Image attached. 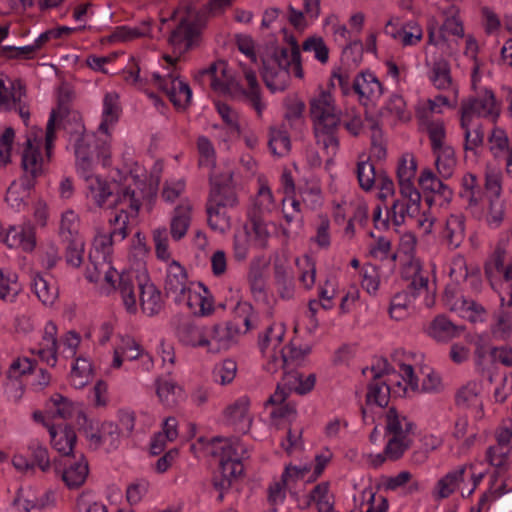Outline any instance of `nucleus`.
Here are the masks:
<instances>
[{"label": "nucleus", "instance_id": "nucleus-1", "mask_svg": "<svg viewBox=\"0 0 512 512\" xmlns=\"http://www.w3.org/2000/svg\"><path fill=\"white\" fill-rule=\"evenodd\" d=\"M44 159L40 152V142L28 138L22 152L21 166L23 175L11 183L5 200L11 208L20 211L27 206L36 179L43 174Z\"/></svg>", "mask_w": 512, "mask_h": 512}, {"label": "nucleus", "instance_id": "nucleus-2", "mask_svg": "<svg viewBox=\"0 0 512 512\" xmlns=\"http://www.w3.org/2000/svg\"><path fill=\"white\" fill-rule=\"evenodd\" d=\"M212 454L219 456L218 468L212 475L214 489L229 490L233 481L243 473L242 460L247 454L241 441L236 438L213 437L210 441Z\"/></svg>", "mask_w": 512, "mask_h": 512}, {"label": "nucleus", "instance_id": "nucleus-3", "mask_svg": "<svg viewBox=\"0 0 512 512\" xmlns=\"http://www.w3.org/2000/svg\"><path fill=\"white\" fill-rule=\"evenodd\" d=\"M116 289L129 313L137 312V297L135 287L139 292V303L142 311L148 316L157 315L163 308V300L160 290L148 280L141 281L134 272H122L119 275Z\"/></svg>", "mask_w": 512, "mask_h": 512}, {"label": "nucleus", "instance_id": "nucleus-4", "mask_svg": "<svg viewBox=\"0 0 512 512\" xmlns=\"http://www.w3.org/2000/svg\"><path fill=\"white\" fill-rule=\"evenodd\" d=\"M88 197L100 208H121L127 206L131 212L137 214L141 201L136 197L135 191L129 186H122L117 182L108 183L99 176L85 180Z\"/></svg>", "mask_w": 512, "mask_h": 512}, {"label": "nucleus", "instance_id": "nucleus-5", "mask_svg": "<svg viewBox=\"0 0 512 512\" xmlns=\"http://www.w3.org/2000/svg\"><path fill=\"white\" fill-rule=\"evenodd\" d=\"M113 239L108 234H99L95 237L93 248L89 253V262L93 268H87L86 278L90 282L97 283L104 280L115 287L116 281L119 279V273L111 265Z\"/></svg>", "mask_w": 512, "mask_h": 512}, {"label": "nucleus", "instance_id": "nucleus-6", "mask_svg": "<svg viewBox=\"0 0 512 512\" xmlns=\"http://www.w3.org/2000/svg\"><path fill=\"white\" fill-rule=\"evenodd\" d=\"M460 113L463 115V125L468 117L472 119L473 116L483 117L495 124L501 114V103L497 101L492 90L485 88L477 96L463 99Z\"/></svg>", "mask_w": 512, "mask_h": 512}, {"label": "nucleus", "instance_id": "nucleus-7", "mask_svg": "<svg viewBox=\"0 0 512 512\" xmlns=\"http://www.w3.org/2000/svg\"><path fill=\"white\" fill-rule=\"evenodd\" d=\"M164 290L167 297H171L175 303L186 302L192 306V293L188 285L186 269L176 260L167 267Z\"/></svg>", "mask_w": 512, "mask_h": 512}, {"label": "nucleus", "instance_id": "nucleus-8", "mask_svg": "<svg viewBox=\"0 0 512 512\" xmlns=\"http://www.w3.org/2000/svg\"><path fill=\"white\" fill-rule=\"evenodd\" d=\"M310 116L314 127L320 129L341 124V111L336 107L333 96L327 91H321L310 100Z\"/></svg>", "mask_w": 512, "mask_h": 512}, {"label": "nucleus", "instance_id": "nucleus-9", "mask_svg": "<svg viewBox=\"0 0 512 512\" xmlns=\"http://www.w3.org/2000/svg\"><path fill=\"white\" fill-rule=\"evenodd\" d=\"M153 79L175 107L185 109L188 106L192 91L186 82L179 80L178 75L170 73L162 77L158 73H153Z\"/></svg>", "mask_w": 512, "mask_h": 512}, {"label": "nucleus", "instance_id": "nucleus-10", "mask_svg": "<svg viewBox=\"0 0 512 512\" xmlns=\"http://www.w3.org/2000/svg\"><path fill=\"white\" fill-rule=\"evenodd\" d=\"M203 25L202 18L197 14H189L183 17L177 27L171 32L169 37L170 44L173 46L185 44L186 50L192 48L200 36Z\"/></svg>", "mask_w": 512, "mask_h": 512}, {"label": "nucleus", "instance_id": "nucleus-11", "mask_svg": "<svg viewBox=\"0 0 512 512\" xmlns=\"http://www.w3.org/2000/svg\"><path fill=\"white\" fill-rule=\"evenodd\" d=\"M400 193L407 202L395 200L390 209L392 221L396 226L402 225L406 216L416 217L420 212L421 204V194L418 190H409L404 187V190H400Z\"/></svg>", "mask_w": 512, "mask_h": 512}, {"label": "nucleus", "instance_id": "nucleus-12", "mask_svg": "<svg viewBox=\"0 0 512 512\" xmlns=\"http://www.w3.org/2000/svg\"><path fill=\"white\" fill-rule=\"evenodd\" d=\"M52 447L63 457L70 460L75 454L74 446L77 442V435L69 425H47Z\"/></svg>", "mask_w": 512, "mask_h": 512}, {"label": "nucleus", "instance_id": "nucleus-13", "mask_svg": "<svg viewBox=\"0 0 512 512\" xmlns=\"http://www.w3.org/2000/svg\"><path fill=\"white\" fill-rule=\"evenodd\" d=\"M64 460L66 468L62 471V480L70 489L79 488L88 476V462L81 452L71 455L70 460Z\"/></svg>", "mask_w": 512, "mask_h": 512}, {"label": "nucleus", "instance_id": "nucleus-14", "mask_svg": "<svg viewBox=\"0 0 512 512\" xmlns=\"http://www.w3.org/2000/svg\"><path fill=\"white\" fill-rule=\"evenodd\" d=\"M0 238L9 248H22L25 252H31L36 245L34 228L30 225L10 226L0 233Z\"/></svg>", "mask_w": 512, "mask_h": 512}, {"label": "nucleus", "instance_id": "nucleus-15", "mask_svg": "<svg viewBox=\"0 0 512 512\" xmlns=\"http://www.w3.org/2000/svg\"><path fill=\"white\" fill-rule=\"evenodd\" d=\"M261 77L271 92L284 91L290 81V71L269 59L262 60Z\"/></svg>", "mask_w": 512, "mask_h": 512}, {"label": "nucleus", "instance_id": "nucleus-16", "mask_svg": "<svg viewBox=\"0 0 512 512\" xmlns=\"http://www.w3.org/2000/svg\"><path fill=\"white\" fill-rule=\"evenodd\" d=\"M231 179L229 175L225 182H218L210 175L211 189L207 203L218 206L220 208H232L238 203V199L233 187L228 183Z\"/></svg>", "mask_w": 512, "mask_h": 512}, {"label": "nucleus", "instance_id": "nucleus-17", "mask_svg": "<svg viewBox=\"0 0 512 512\" xmlns=\"http://www.w3.org/2000/svg\"><path fill=\"white\" fill-rule=\"evenodd\" d=\"M352 89L360 99L376 100L383 94V86L378 78L371 72H361L352 81Z\"/></svg>", "mask_w": 512, "mask_h": 512}, {"label": "nucleus", "instance_id": "nucleus-18", "mask_svg": "<svg viewBox=\"0 0 512 512\" xmlns=\"http://www.w3.org/2000/svg\"><path fill=\"white\" fill-rule=\"evenodd\" d=\"M442 242L450 249L458 248L465 238V218L462 215H450L440 232Z\"/></svg>", "mask_w": 512, "mask_h": 512}, {"label": "nucleus", "instance_id": "nucleus-19", "mask_svg": "<svg viewBox=\"0 0 512 512\" xmlns=\"http://www.w3.org/2000/svg\"><path fill=\"white\" fill-rule=\"evenodd\" d=\"M288 392L277 385L275 392L269 396L265 402V406H273L270 413L271 418L287 419L292 421L296 418V407L292 402H287Z\"/></svg>", "mask_w": 512, "mask_h": 512}, {"label": "nucleus", "instance_id": "nucleus-20", "mask_svg": "<svg viewBox=\"0 0 512 512\" xmlns=\"http://www.w3.org/2000/svg\"><path fill=\"white\" fill-rule=\"evenodd\" d=\"M446 304L451 311L458 313L460 317L473 323L483 321L484 315L486 314V310L481 304L463 296L455 299L447 298Z\"/></svg>", "mask_w": 512, "mask_h": 512}, {"label": "nucleus", "instance_id": "nucleus-21", "mask_svg": "<svg viewBox=\"0 0 512 512\" xmlns=\"http://www.w3.org/2000/svg\"><path fill=\"white\" fill-rule=\"evenodd\" d=\"M177 336L187 346L206 347L210 343V339H207L206 327L198 326L191 320H183L178 325Z\"/></svg>", "mask_w": 512, "mask_h": 512}, {"label": "nucleus", "instance_id": "nucleus-22", "mask_svg": "<svg viewBox=\"0 0 512 512\" xmlns=\"http://www.w3.org/2000/svg\"><path fill=\"white\" fill-rule=\"evenodd\" d=\"M31 285L38 299L45 305H52L58 298V287L50 274L34 273Z\"/></svg>", "mask_w": 512, "mask_h": 512}, {"label": "nucleus", "instance_id": "nucleus-23", "mask_svg": "<svg viewBox=\"0 0 512 512\" xmlns=\"http://www.w3.org/2000/svg\"><path fill=\"white\" fill-rule=\"evenodd\" d=\"M464 331L463 326L455 325L445 315L436 316L429 325L428 334L437 341H449Z\"/></svg>", "mask_w": 512, "mask_h": 512}, {"label": "nucleus", "instance_id": "nucleus-24", "mask_svg": "<svg viewBox=\"0 0 512 512\" xmlns=\"http://www.w3.org/2000/svg\"><path fill=\"white\" fill-rule=\"evenodd\" d=\"M274 280L276 291L283 300H291L295 296V281L292 271L283 264H274Z\"/></svg>", "mask_w": 512, "mask_h": 512}, {"label": "nucleus", "instance_id": "nucleus-25", "mask_svg": "<svg viewBox=\"0 0 512 512\" xmlns=\"http://www.w3.org/2000/svg\"><path fill=\"white\" fill-rule=\"evenodd\" d=\"M226 67L227 65L224 61L214 62L208 68L200 70L195 79L203 83L207 78L214 91L225 92L228 89L227 83L224 80L227 71Z\"/></svg>", "mask_w": 512, "mask_h": 512}, {"label": "nucleus", "instance_id": "nucleus-26", "mask_svg": "<svg viewBox=\"0 0 512 512\" xmlns=\"http://www.w3.org/2000/svg\"><path fill=\"white\" fill-rule=\"evenodd\" d=\"M386 433L392 437L406 436L411 438L415 424L408 420L405 416L399 414L395 407H390L386 413Z\"/></svg>", "mask_w": 512, "mask_h": 512}, {"label": "nucleus", "instance_id": "nucleus-27", "mask_svg": "<svg viewBox=\"0 0 512 512\" xmlns=\"http://www.w3.org/2000/svg\"><path fill=\"white\" fill-rule=\"evenodd\" d=\"M64 130L70 135V141L74 144L82 145L87 141H94V134L86 132L85 126L82 123L81 116L78 113H70L67 115L63 122Z\"/></svg>", "mask_w": 512, "mask_h": 512}, {"label": "nucleus", "instance_id": "nucleus-28", "mask_svg": "<svg viewBox=\"0 0 512 512\" xmlns=\"http://www.w3.org/2000/svg\"><path fill=\"white\" fill-rule=\"evenodd\" d=\"M252 313L253 307L250 303H237L234 319L223 325L225 329H227V332H229V336H231L232 342H234L235 337L240 333V324L245 326V332L250 330Z\"/></svg>", "mask_w": 512, "mask_h": 512}, {"label": "nucleus", "instance_id": "nucleus-29", "mask_svg": "<svg viewBox=\"0 0 512 512\" xmlns=\"http://www.w3.org/2000/svg\"><path fill=\"white\" fill-rule=\"evenodd\" d=\"M191 206L189 204L178 205L174 209V213L170 223V233L175 241L182 239L190 225Z\"/></svg>", "mask_w": 512, "mask_h": 512}, {"label": "nucleus", "instance_id": "nucleus-30", "mask_svg": "<svg viewBox=\"0 0 512 512\" xmlns=\"http://www.w3.org/2000/svg\"><path fill=\"white\" fill-rule=\"evenodd\" d=\"M93 141H87L84 142L82 145L77 144L76 147H74V152L76 156V165L77 170L80 173V175L84 178V180H87L89 177L95 176L93 174V168H94V151L91 147V144Z\"/></svg>", "mask_w": 512, "mask_h": 512}, {"label": "nucleus", "instance_id": "nucleus-31", "mask_svg": "<svg viewBox=\"0 0 512 512\" xmlns=\"http://www.w3.org/2000/svg\"><path fill=\"white\" fill-rule=\"evenodd\" d=\"M156 393L166 407H175L183 398V391L175 382L167 379L156 380Z\"/></svg>", "mask_w": 512, "mask_h": 512}, {"label": "nucleus", "instance_id": "nucleus-32", "mask_svg": "<svg viewBox=\"0 0 512 512\" xmlns=\"http://www.w3.org/2000/svg\"><path fill=\"white\" fill-rule=\"evenodd\" d=\"M417 170V161L413 154H404L399 162L397 169V177L399 181L400 190H404L407 187L409 190H417L413 183Z\"/></svg>", "mask_w": 512, "mask_h": 512}, {"label": "nucleus", "instance_id": "nucleus-33", "mask_svg": "<svg viewBox=\"0 0 512 512\" xmlns=\"http://www.w3.org/2000/svg\"><path fill=\"white\" fill-rule=\"evenodd\" d=\"M26 96V89L21 80L16 79L11 82V92L5 86V83L0 79V110H12L16 102Z\"/></svg>", "mask_w": 512, "mask_h": 512}, {"label": "nucleus", "instance_id": "nucleus-34", "mask_svg": "<svg viewBox=\"0 0 512 512\" xmlns=\"http://www.w3.org/2000/svg\"><path fill=\"white\" fill-rule=\"evenodd\" d=\"M250 401L247 397H241L237 399L233 404L229 405L225 409L226 420L233 425H239L246 422L245 426L241 429L248 428L251 423V419L248 416Z\"/></svg>", "mask_w": 512, "mask_h": 512}, {"label": "nucleus", "instance_id": "nucleus-35", "mask_svg": "<svg viewBox=\"0 0 512 512\" xmlns=\"http://www.w3.org/2000/svg\"><path fill=\"white\" fill-rule=\"evenodd\" d=\"M268 146L273 155L286 156L291 150V140L284 127H271L269 130Z\"/></svg>", "mask_w": 512, "mask_h": 512}, {"label": "nucleus", "instance_id": "nucleus-36", "mask_svg": "<svg viewBox=\"0 0 512 512\" xmlns=\"http://www.w3.org/2000/svg\"><path fill=\"white\" fill-rule=\"evenodd\" d=\"M436 157L435 165L439 175L444 178H450L456 167V157L454 149L451 146L440 148L437 151H433Z\"/></svg>", "mask_w": 512, "mask_h": 512}, {"label": "nucleus", "instance_id": "nucleus-37", "mask_svg": "<svg viewBox=\"0 0 512 512\" xmlns=\"http://www.w3.org/2000/svg\"><path fill=\"white\" fill-rule=\"evenodd\" d=\"M207 339L210 343L206 345L208 351L219 352L220 350H227L232 345L231 336L223 325L215 324L211 327H206Z\"/></svg>", "mask_w": 512, "mask_h": 512}, {"label": "nucleus", "instance_id": "nucleus-38", "mask_svg": "<svg viewBox=\"0 0 512 512\" xmlns=\"http://www.w3.org/2000/svg\"><path fill=\"white\" fill-rule=\"evenodd\" d=\"M429 79L439 90L450 88L452 86V77L448 61L443 58L434 61Z\"/></svg>", "mask_w": 512, "mask_h": 512}, {"label": "nucleus", "instance_id": "nucleus-39", "mask_svg": "<svg viewBox=\"0 0 512 512\" xmlns=\"http://www.w3.org/2000/svg\"><path fill=\"white\" fill-rule=\"evenodd\" d=\"M506 251L497 247L490 258L485 264V275L493 285V281L499 277L505 278V271L508 269V265H505Z\"/></svg>", "mask_w": 512, "mask_h": 512}, {"label": "nucleus", "instance_id": "nucleus-40", "mask_svg": "<svg viewBox=\"0 0 512 512\" xmlns=\"http://www.w3.org/2000/svg\"><path fill=\"white\" fill-rule=\"evenodd\" d=\"M471 117H468L465 125H463V115H461L460 126L464 130V149L465 151L476 152V149L481 147L484 143V130L482 125H477L471 129Z\"/></svg>", "mask_w": 512, "mask_h": 512}, {"label": "nucleus", "instance_id": "nucleus-41", "mask_svg": "<svg viewBox=\"0 0 512 512\" xmlns=\"http://www.w3.org/2000/svg\"><path fill=\"white\" fill-rule=\"evenodd\" d=\"M492 335L501 340H507L512 337V313L504 309H500L493 316V324L491 325Z\"/></svg>", "mask_w": 512, "mask_h": 512}, {"label": "nucleus", "instance_id": "nucleus-42", "mask_svg": "<svg viewBox=\"0 0 512 512\" xmlns=\"http://www.w3.org/2000/svg\"><path fill=\"white\" fill-rule=\"evenodd\" d=\"M460 196L465 199L470 206H477L482 201L483 192L474 174L468 173L463 176Z\"/></svg>", "mask_w": 512, "mask_h": 512}, {"label": "nucleus", "instance_id": "nucleus-43", "mask_svg": "<svg viewBox=\"0 0 512 512\" xmlns=\"http://www.w3.org/2000/svg\"><path fill=\"white\" fill-rule=\"evenodd\" d=\"M292 50L289 48H276L273 52V55L269 60L275 61V64H277L280 67L286 68L289 70L290 67H292L293 72L296 77L302 78L303 77V69L301 64V53H299V57L297 60H292Z\"/></svg>", "mask_w": 512, "mask_h": 512}, {"label": "nucleus", "instance_id": "nucleus-44", "mask_svg": "<svg viewBox=\"0 0 512 512\" xmlns=\"http://www.w3.org/2000/svg\"><path fill=\"white\" fill-rule=\"evenodd\" d=\"M79 217L72 211L67 210L61 216L59 235L62 241L74 240L76 238H82L79 235Z\"/></svg>", "mask_w": 512, "mask_h": 512}, {"label": "nucleus", "instance_id": "nucleus-45", "mask_svg": "<svg viewBox=\"0 0 512 512\" xmlns=\"http://www.w3.org/2000/svg\"><path fill=\"white\" fill-rule=\"evenodd\" d=\"M389 398V385L384 381L373 379L368 385V392L366 395L367 403H374L380 407H384L388 404Z\"/></svg>", "mask_w": 512, "mask_h": 512}, {"label": "nucleus", "instance_id": "nucleus-46", "mask_svg": "<svg viewBox=\"0 0 512 512\" xmlns=\"http://www.w3.org/2000/svg\"><path fill=\"white\" fill-rule=\"evenodd\" d=\"M206 212L208 216V225L212 230L223 233L229 228L230 218L227 215V208H220L207 203Z\"/></svg>", "mask_w": 512, "mask_h": 512}, {"label": "nucleus", "instance_id": "nucleus-47", "mask_svg": "<svg viewBox=\"0 0 512 512\" xmlns=\"http://www.w3.org/2000/svg\"><path fill=\"white\" fill-rule=\"evenodd\" d=\"M489 150L495 158L500 157L511 148L509 147V138L506 131L498 126H494L488 135Z\"/></svg>", "mask_w": 512, "mask_h": 512}, {"label": "nucleus", "instance_id": "nucleus-48", "mask_svg": "<svg viewBox=\"0 0 512 512\" xmlns=\"http://www.w3.org/2000/svg\"><path fill=\"white\" fill-rule=\"evenodd\" d=\"M458 9L456 6L451 5L445 14L447 15L444 23L440 28V38L445 40L446 34L453 36L463 37L464 28L460 19L456 16Z\"/></svg>", "mask_w": 512, "mask_h": 512}, {"label": "nucleus", "instance_id": "nucleus-49", "mask_svg": "<svg viewBox=\"0 0 512 512\" xmlns=\"http://www.w3.org/2000/svg\"><path fill=\"white\" fill-rule=\"evenodd\" d=\"M197 149L199 153L198 164L200 167H207L210 170L216 165V152L212 142L205 136L197 139Z\"/></svg>", "mask_w": 512, "mask_h": 512}, {"label": "nucleus", "instance_id": "nucleus-50", "mask_svg": "<svg viewBox=\"0 0 512 512\" xmlns=\"http://www.w3.org/2000/svg\"><path fill=\"white\" fill-rule=\"evenodd\" d=\"M117 99L114 93H107L104 97L103 120L99 125V130L103 133H107L108 126L118 119Z\"/></svg>", "mask_w": 512, "mask_h": 512}, {"label": "nucleus", "instance_id": "nucleus-51", "mask_svg": "<svg viewBox=\"0 0 512 512\" xmlns=\"http://www.w3.org/2000/svg\"><path fill=\"white\" fill-rule=\"evenodd\" d=\"M338 127L339 126H328L322 129H320L319 126L314 127L317 144L321 145L328 153L329 149H331L332 154H334L338 148L339 142L336 135Z\"/></svg>", "mask_w": 512, "mask_h": 512}, {"label": "nucleus", "instance_id": "nucleus-52", "mask_svg": "<svg viewBox=\"0 0 512 512\" xmlns=\"http://www.w3.org/2000/svg\"><path fill=\"white\" fill-rule=\"evenodd\" d=\"M413 298L408 291H402L395 294L391 300L389 313L391 318L402 320L408 315V307Z\"/></svg>", "mask_w": 512, "mask_h": 512}, {"label": "nucleus", "instance_id": "nucleus-53", "mask_svg": "<svg viewBox=\"0 0 512 512\" xmlns=\"http://www.w3.org/2000/svg\"><path fill=\"white\" fill-rule=\"evenodd\" d=\"M63 242L67 244L65 249L66 263L75 268L80 267L83 262L84 255L83 238H76L74 240H67Z\"/></svg>", "mask_w": 512, "mask_h": 512}, {"label": "nucleus", "instance_id": "nucleus-54", "mask_svg": "<svg viewBox=\"0 0 512 512\" xmlns=\"http://www.w3.org/2000/svg\"><path fill=\"white\" fill-rule=\"evenodd\" d=\"M304 52H313L315 59L321 64H326L329 59V49L321 37H309L303 44Z\"/></svg>", "mask_w": 512, "mask_h": 512}, {"label": "nucleus", "instance_id": "nucleus-55", "mask_svg": "<svg viewBox=\"0 0 512 512\" xmlns=\"http://www.w3.org/2000/svg\"><path fill=\"white\" fill-rule=\"evenodd\" d=\"M284 328L282 325H271L269 326L263 336L259 337V347L262 352L272 346L275 350L282 342L284 337Z\"/></svg>", "mask_w": 512, "mask_h": 512}, {"label": "nucleus", "instance_id": "nucleus-56", "mask_svg": "<svg viewBox=\"0 0 512 512\" xmlns=\"http://www.w3.org/2000/svg\"><path fill=\"white\" fill-rule=\"evenodd\" d=\"M412 439L406 438V436L392 437L387 442L384 448V454L390 460L400 459L404 452L411 446Z\"/></svg>", "mask_w": 512, "mask_h": 512}, {"label": "nucleus", "instance_id": "nucleus-57", "mask_svg": "<svg viewBox=\"0 0 512 512\" xmlns=\"http://www.w3.org/2000/svg\"><path fill=\"white\" fill-rule=\"evenodd\" d=\"M464 472L465 466H462L455 471L449 472L439 480L438 488L441 498H447L454 492L457 482L463 479Z\"/></svg>", "mask_w": 512, "mask_h": 512}, {"label": "nucleus", "instance_id": "nucleus-58", "mask_svg": "<svg viewBox=\"0 0 512 512\" xmlns=\"http://www.w3.org/2000/svg\"><path fill=\"white\" fill-rule=\"evenodd\" d=\"M286 483L282 478L271 483L267 489V501L271 506V512L278 511V505L282 504L286 498Z\"/></svg>", "mask_w": 512, "mask_h": 512}, {"label": "nucleus", "instance_id": "nucleus-59", "mask_svg": "<svg viewBox=\"0 0 512 512\" xmlns=\"http://www.w3.org/2000/svg\"><path fill=\"white\" fill-rule=\"evenodd\" d=\"M505 201L502 198L489 199L486 221L490 227L498 228L504 220Z\"/></svg>", "mask_w": 512, "mask_h": 512}, {"label": "nucleus", "instance_id": "nucleus-60", "mask_svg": "<svg viewBox=\"0 0 512 512\" xmlns=\"http://www.w3.org/2000/svg\"><path fill=\"white\" fill-rule=\"evenodd\" d=\"M250 249V234L245 227L242 231H238L233 237V252L235 260L244 261Z\"/></svg>", "mask_w": 512, "mask_h": 512}, {"label": "nucleus", "instance_id": "nucleus-61", "mask_svg": "<svg viewBox=\"0 0 512 512\" xmlns=\"http://www.w3.org/2000/svg\"><path fill=\"white\" fill-rule=\"evenodd\" d=\"M399 39L404 46L415 45L421 41L423 31L420 25L415 21L407 22L398 30Z\"/></svg>", "mask_w": 512, "mask_h": 512}, {"label": "nucleus", "instance_id": "nucleus-62", "mask_svg": "<svg viewBox=\"0 0 512 512\" xmlns=\"http://www.w3.org/2000/svg\"><path fill=\"white\" fill-rule=\"evenodd\" d=\"M237 372V364L232 359L224 360L216 366L213 371L214 380L221 385L229 384L233 381Z\"/></svg>", "mask_w": 512, "mask_h": 512}, {"label": "nucleus", "instance_id": "nucleus-63", "mask_svg": "<svg viewBox=\"0 0 512 512\" xmlns=\"http://www.w3.org/2000/svg\"><path fill=\"white\" fill-rule=\"evenodd\" d=\"M248 282L255 299L262 300L266 297L263 273L258 266L250 267L248 272Z\"/></svg>", "mask_w": 512, "mask_h": 512}, {"label": "nucleus", "instance_id": "nucleus-64", "mask_svg": "<svg viewBox=\"0 0 512 512\" xmlns=\"http://www.w3.org/2000/svg\"><path fill=\"white\" fill-rule=\"evenodd\" d=\"M356 173L360 187L365 191L371 190L376 176L374 165L368 161H360L357 164Z\"/></svg>", "mask_w": 512, "mask_h": 512}]
</instances>
